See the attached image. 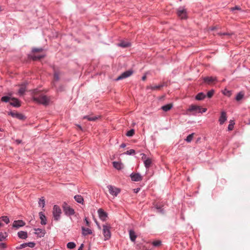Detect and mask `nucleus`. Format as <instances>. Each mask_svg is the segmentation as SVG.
Segmentation results:
<instances>
[{"mask_svg": "<svg viewBox=\"0 0 250 250\" xmlns=\"http://www.w3.org/2000/svg\"><path fill=\"white\" fill-rule=\"evenodd\" d=\"M33 99L34 102L44 105H48L49 103V99L46 95L42 94L39 96H34Z\"/></svg>", "mask_w": 250, "mask_h": 250, "instance_id": "1", "label": "nucleus"}, {"mask_svg": "<svg viewBox=\"0 0 250 250\" xmlns=\"http://www.w3.org/2000/svg\"><path fill=\"white\" fill-rule=\"evenodd\" d=\"M53 215L54 220L58 221L60 219L62 210L58 205H54L53 208Z\"/></svg>", "mask_w": 250, "mask_h": 250, "instance_id": "2", "label": "nucleus"}, {"mask_svg": "<svg viewBox=\"0 0 250 250\" xmlns=\"http://www.w3.org/2000/svg\"><path fill=\"white\" fill-rule=\"evenodd\" d=\"M62 208L66 215L71 216L74 215L75 213L74 209L68 206L66 202L62 204Z\"/></svg>", "mask_w": 250, "mask_h": 250, "instance_id": "3", "label": "nucleus"}, {"mask_svg": "<svg viewBox=\"0 0 250 250\" xmlns=\"http://www.w3.org/2000/svg\"><path fill=\"white\" fill-rule=\"evenodd\" d=\"M188 111L190 112H194L195 113H204L207 111V108H202L200 106L192 104L191 105L188 109Z\"/></svg>", "mask_w": 250, "mask_h": 250, "instance_id": "4", "label": "nucleus"}, {"mask_svg": "<svg viewBox=\"0 0 250 250\" xmlns=\"http://www.w3.org/2000/svg\"><path fill=\"white\" fill-rule=\"evenodd\" d=\"M110 227L108 225H103V234L104 237V240H107L111 237Z\"/></svg>", "mask_w": 250, "mask_h": 250, "instance_id": "5", "label": "nucleus"}, {"mask_svg": "<svg viewBox=\"0 0 250 250\" xmlns=\"http://www.w3.org/2000/svg\"><path fill=\"white\" fill-rule=\"evenodd\" d=\"M177 14L182 20L187 19L188 18L187 10L184 7H179L177 10Z\"/></svg>", "mask_w": 250, "mask_h": 250, "instance_id": "6", "label": "nucleus"}, {"mask_svg": "<svg viewBox=\"0 0 250 250\" xmlns=\"http://www.w3.org/2000/svg\"><path fill=\"white\" fill-rule=\"evenodd\" d=\"M107 188L108 189L109 193L113 196H117L121 191L120 188L111 185L108 186Z\"/></svg>", "mask_w": 250, "mask_h": 250, "instance_id": "7", "label": "nucleus"}, {"mask_svg": "<svg viewBox=\"0 0 250 250\" xmlns=\"http://www.w3.org/2000/svg\"><path fill=\"white\" fill-rule=\"evenodd\" d=\"M133 71L131 69L127 70L123 73H122L120 76H119L116 79L115 81H118L120 80H122L123 79L127 78L133 74Z\"/></svg>", "mask_w": 250, "mask_h": 250, "instance_id": "8", "label": "nucleus"}, {"mask_svg": "<svg viewBox=\"0 0 250 250\" xmlns=\"http://www.w3.org/2000/svg\"><path fill=\"white\" fill-rule=\"evenodd\" d=\"M8 115H11L13 118H17L20 120H24L26 119V117L21 113L10 111L8 113Z\"/></svg>", "mask_w": 250, "mask_h": 250, "instance_id": "9", "label": "nucleus"}, {"mask_svg": "<svg viewBox=\"0 0 250 250\" xmlns=\"http://www.w3.org/2000/svg\"><path fill=\"white\" fill-rule=\"evenodd\" d=\"M132 181L134 182H139L142 180V176L139 173H132L130 175Z\"/></svg>", "mask_w": 250, "mask_h": 250, "instance_id": "10", "label": "nucleus"}, {"mask_svg": "<svg viewBox=\"0 0 250 250\" xmlns=\"http://www.w3.org/2000/svg\"><path fill=\"white\" fill-rule=\"evenodd\" d=\"M98 213L100 219L102 221H104L106 220L107 218V213L105 211H104L102 208H99L98 210Z\"/></svg>", "mask_w": 250, "mask_h": 250, "instance_id": "11", "label": "nucleus"}, {"mask_svg": "<svg viewBox=\"0 0 250 250\" xmlns=\"http://www.w3.org/2000/svg\"><path fill=\"white\" fill-rule=\"evenodd\" d=\"M25 223L22 220H15L14 221L12 227L16 229H19L20 227L25 226Z\"/></svg>", "mask_w": 250, "mask_h": 250, "instance_id": "12", "label": "nucleus"}, {"mask_svg": "<svg viewBox=\"0 0 250 250\" xmlns=\"http://www.w3.org/2000/svg\"><path fill=\"white\" fill-rule=\"evenodd\" d=\"M11 100L12 102L10 103V104L11 105L15 107H19L21 106V102L18 99L16 98H12Z\"/></svg>", "mask_w": 250, "mask_h": 250, "instance_id": "13", "label": "nucleus"}, {"mask_svg": "<svg viewBox=\"0 0 250 250\" xmlns=\"http://www.w3.org/2000/svg\"><path fill=\"white\" fill-rule=\"evenodd\" d=\"M227 114L225 111H222L221 115L219 119V122L220 125H223L227 120Z\"/></svg>", "mask_w": 250, "mask_h": 250, "instance_id": "14", "label": "nucleus"}, {"mask_svg": "<svg viewBox=\"0 0 250 250\" xmlns=\"http://www.w3.org/2000/svg\"><path fill=\"white\" fill-rule=\"evenodd\" d=\"M40 218L41 220V224L42 225H45L47 223V220L45 215L42 212H40L39 213Z\"/></svg>", "mask_w": 250, "mask_h": 250, "instance_id": "15", "label": "nucleus"}, {"mask_svg": "<svg viewBox=\"0 0 250 250\" xmlns=\"http://www.w3.org/2000/svg\"><path fill=\"white\" fill-rule=\"evenodd\" d=\"M35 230V234H37L40 237H42L44 236L45 233V230L41 229H34Z\"/></svg>", "mask_w": 250, "mask_h": 250, "instance_id": "16", "label": "nucleus"}, {"mask_svg": "<svg viewBox=\"0 0 250 250\" xmlns=\"http://www.w3.org/2000/svg\"><path fill=\"white\" fill-rule=\"evenodd\" d=\"M131 43L127 41H122L117 45L122 48H126L131 46Z\"/></svg>", "mask_w": 250, "mask_h": 250, "instance_id": "17", "label": "nucleus"}, {"mask_svg": "<svg viewBox=\"0 0 250 250\" xmlns=\"http://www.w3.org/2000/svg\"><path fill=\"white\" fill-rule=\"evenodd\" d=\"M82 234L83 236H86L92 234V231L89 228H86L84 227H82Z\"/></svg>", "mask_w": 250, "mask_h": 250, "instance_id": "18", "label": "nucleus"}, {"mask_svg": "<svg viewBox=\"0 0 250 250\" xmlns=\"http://www.w3.org/2000/svg\"><path fill=\"white\" fill-rule=\"evenodd\" d=\"M45 57V55H29L28 58L30 59H32L33 61L39 60L42 58H43Z\"/></svg>", "mask_w": 250, "mask_h": 250, "instance_id": "19", "label": "nucleus"}, {"mask_svg": "<svg viewBox=\"0 0 250 250\" xmlns=\"http://www.w3.org/2000/svg\"><path fill=\"white\" fill-rule=\"evenodd\" d=\"M100 118H101L100 116H90L86 115V116H84L83 118L84 119H87L89 121H95Z\"/></svg>", "mask_w": 250, "mask_h": 250, "instance_id": "20", "label": "nucleus"}, {"mask_svg": "<svg viewBox=\"0 0 250 250\" xmlns=\"http://www.w3.org/2000/svg\"><path fill=\"white\" fill-rule=\"evenodd\" d=\"M129 235L130 240L132 242H135L137 238V235H136L135 231L133 230L130 229L129 231Z\"/></svg>", "mask_w": 250, "mask_h": 250, "instance_id": "21", "label": "nucleus"}, {"mask_svg": "<svg viewBox=\"0 0 250 250\" xmlns=\"http://www.w3.org/2000/svg\"><path fill=\"white\" fill-rule=\"evenodd\" d=\"M18 236L21 239H25L27 238V233L26 231H20L18 232Z\"/></svg>", "mask_w": 250, "mask_h": 250, "instance_id": "22", "label": "nucleus"}, {"mask_svg": "<svg viewBox=\"0 0 250 250\" xmlns=\"http://www.w3.org/2000/svg\"><path fill=\"white\" fill-rule=\"evenodd\" d=\"M216 81V78L213 77H206L204 78V82L210 83Z\"/></svg>", "mask_w": 250, "mask_h": 250, "instance_id": "23", "label": "nucleus"}, {"mask_svg": "<svg viewBox=\"0 0 250 250\" xmlns=\"http://www.w3.org/2000/svg\"><path fill=\"white\" fill-rule=\"evenodd\" d=\"M152 164V161L150 159L147 158L144 161V165L146 169H148Z\"/></svg>", "mask_w": 250, "mask_h": 250, "instance_id": "24", "label": "nucleus"}, {"mask_svg": "<svg viewBox=\"0 0 250 250\" xmlns=\"http://www.w3.org/2000/svg\"><path fill=\"white\" fill-rule=\"evenodd\" d=\"M172 106H173L172 104H167L163 105V106H162L161 108L163 111L167 112V111H169L170 109H171L172 107Z\"/></svg>", "mask_w": 250, "mask_h": 250, "instance_id": "25", "label": "nucleus"}, {"mask_svg": "<svg viewBox=\"0 0 250 250\" xmlns=\"http://www.w3.org/2000/svg\"><path fill=\"white\" fill-rule=\"evenodd\" d=\"M74 199L77 203L80 204H83V198L82 196L80 195H76L74 196Z\"/></svg>", "mask_w": 250, "mask_h": 250, "instance_id": "26", "label": "nucleus"}, {"mask_svg": "<svg viewBox=\"0 0 250 250\" xmlns=\"http://www.w3.org/2000/svg\"><path fill=\"white\" fill-rule=\"evenodd\" d=\"M113 166L115 168L118 170L121 169L123 168L122 164L119 162H113Z\"/></svg>", "mask_w": 250, "mask_h": 250, "instance_id": "27", "label": "nucleus"}, {"mask_svg": "<svg viewBox=\"0 0 250 250\" xmlns=\"http://www.w3.org/2000/svg\"><path fill=\"white\" fill-rule=\"evenodd\" d=\"M206 95L203 92L199 93L195 97L197 100H202L205 99Z\"/></svg>", "mask_w": 250, "mask_h": 250, "instance_id": "28", "label": "nucleus"}, {"mask_svg": "<svg viewBox=\"0 0 250 250\" xmlns=\"http://www.w3.org/2000/svg\"><path fill=\"white\" fill-rule=\"evenodd\" d=\"M244 96V93L243 91H240L237 94L235 97V100L237 101H239L243 98Z\"/></svg>", "mask_w": 250, "mask_h": 250, "instance_id": "29", "label": "nucleus"}, {"mask_svg": "<svg viewBox=\"0 0 250 250\" xmlns=\"http://www.w3.org/2000/svg\"><path fill=\"white\" fill-rule=\"evenodd\" d=\"M7 237V233L6 232H0V241H2Z\"/></svg>", "mask_w": 250, "mask_h": 250, "instance_id": "30", "label": "nucleus"}, {"mask_svg": "<svg viewBox=\"0 0 250 250\" xmlns=\"http://www.w3.org/2000/svg\"><path fill=\"white\" fill-rule=\"evenodd\" d=\"M164 85H165L164 83L160 84L158 85L151 86L150 88L152 90H156L160 89L161 88L164 86Z\"/></svg>", "mask_w": 250, "mask_h": 250, "instance_id": "31", "label": "nucleus"}, {"mask_svg": "<svg viewBox=\"0 0 250 250\" xmlns=\"http://www.w3.org/2000/svg\"><path fill=\"white\" fill-rule=\"evenodd\" d=\"M11 98H12L10 97L7 96H3L1 98V101L4 103H7L9 102L10 100H11Z\"/></svg>", "mask_w": 250, "mask_h": 250, "instance_id": "32", "label": "nucleus"}, {"mask_svg": "<svg viewBox=\"0 0 250 250\" xmlns=\"http://www.w3.org/2000/svg\"><path fill=\"white\" fill-rule=\"evenodd\" d=\"M76 244L74 242H70L67 244V248L69 249H72L75 248Z\"/></svg>", "mask_w": 250, "mask_h": 250, "instance_id": "33", "label": "nucleus"}, {"mask_svg": "<svg viewBox=\"0 0 250 250\" xmlns=\"http://www.w3.org/2000/svg\"><path fill=\"white\" fill-rule=\"evenodd\" d=\"M39 205L40 207H42V208H43L45 206V200L43 197H42L40 198L39 201Z\"/></svg>", "mask_w": 250, "mask_h": 250, "instance_id": "34", "label": "nucleus"}, {"mask_svg": "<svg viewBox=\"0 0 250 250\" xmlns=\"http://www.w3.org/2000/svg\"><path fill=\"white\" fill-rule=\"evenodd\" d=\"M0 219L5 222L6 224H8L10 222L9 219L7 216H2L0 217Z\"/></svg>", "mask_w": 250, "mask_h": 250, "instance_id": "35", "label": "nucleus"}, {"mask_svg": "<svg viewBox=\"0 0 250 250\" xmlns=\"http://www.w3.org/2000/svg\"><path fill=\"white\" fill-rule=\"evenodd\" d=\"M194 133H191V134H189V135H188L187 137V138L185 139V140L188 142V143H189L190 142L192 139H193V135H194Z\"/></svg>", "mask_w": 250, "mask_h": 250, "instance_id": "36", "label": "nucleus"}, {"mask_svg": "<svg viewBox=\"0 0 250 250\" xmlns=\"http://www.w3.org/2000/svg\"><path fill=\"white\" fill-rule=\"evenodd\" d=\"M135 133L134 129H130L129 131H128L126 133V135L128 137H131Z\"/></svg>", "mask_w": 250, "mask_h": 250, "instance_id": "37", "label": "nucleus"}, {"mask_svg": "<svg viewBox=\"0 0 250 250\" xmlns=\"http://www.w3.org/2000/svg\"><path fill=\"white\" fill-rule=\"evenodd\" d=\"M223 93L224 95L227 96L228 97H230L231 95V91L228 90L227 89H225L223 91Z\"/></svg>", "mask_w": 250, "mask_h": 250, "instance_id": "38", "label": "nucleus"}, {"mask_svg": "<svg viewBox=\"0 0 250 250\" xmlns=\"http://www.w3.org/2000/svg\"><path fill=\"white\" fill-rule=\"evenodd\" d=\"M135 151L134 149H131L127 150L125 152V154L129 155H134V154H135Z\"/></svg>", "mask_w": 250, "mask_h": 250, "instance_id": "39", "label": "nucleus"}, {"mask_svg": "<svg viewBox=\"0 0 250 250\" xmlns=\"http://www.w3.org/2000/svg\"><path fill=\"white\" fill-rule=\"evenodd\" d=\"M43 50L42 48H33L32 49V53L40 52Z\"/></svg>", "mask_w": 250, "mask_h": 250, "instance_id": "40", "label": "nucleus"}, {"mask_svg": "<svg viewBox=\"0 0 250 250\" xmlns=\"http://www.w3.org/2000/svg\"><path fill=\"white\" fill-rule=\"evenodd\" d=\"M234 122L233 121H230L228 125V128L229 130H232L233 128Z\"/></svg>", "mask_w": 250, "mask_h": 250, "instance_id": "41", "label": "nucleus"}, {"mask_svg": "<svg viewBox=\"0 0 250 250\" xmlns=\"http://www.w3.org/2000/svg\"><path fill=\"white\" fill-rule=\"evenodd\" d=\"M214 93V90L213 89H211L209 91H208V92H207V96L208 98H210L212 97L213 94Z\"/></svg>", "mask_w": 250, "mask_h": 250, "instance_id": "42", "label": "nucleus"}, {"mask_svg": "<svg viewBox=\"0 0 250 250\" xmlns=\"http://www.w3.org/2000/svg\"><path fill=\"white\" fill-rule=\"evenodd\" d=\"M161 241L160 240H157L152 242V245L154 247H159L161 245Z\"/></svg>", "mask_w": 250, "mask_h": 250, "instance_id": "43", "label": "nucleus"}, {"mask_svg": "<svg viewBox=\"0 0 250 250\" xmlns=\"http://www.w3.org/2000/svg\"><path fill=\"white\" fill-rule=\"evenodd\" d=\"M27 247L26 243H22L16 247L17 249L20 250Z\"/></svg>", "mask_w": 250, "mask_h": 250, "instance_id": "44", "label": "nucleus"}, {"mask_svg": "<svg viewBox=\"0 0 250 250\" xmlns=\"http://www.w3.org/2000/svg\"><path fill=\"white\" fill-rule=\"evenodd\" d=\"M54 79L56 81H58L60 79L59 74L57 72H55L54 74Z\"/></svg>", "mask_w": 250, "mask_h": 250, "instance_id": "45", "label": "nucleus"}, {"mask_svg": "<svg viewBox=\"0 0 250 250\" xmlns=\"http://www.w3.org/2000/svg\"><path fill=\"white\" fill-rule=\"evenodd\" d=\"M25 92V87H21L19 90V93L20 94V95H22L24 93V92Z\"/></svg>", "mask_w": 250, "mask_h": 250, "instance_id": "46", "label": "nucleus"}, {"mask_svg": "<svg viewBox=\"0 0 250 250\" xmlns=\"http://www.w3.org/2000/svg\"><path fill=\"white\" fill-rule=\"evenodd\" d=\"M27 247H29L30 248H34L35 246V243L33 242L26 243Z\"/></svg>", "mask_w": 250, "mask_h": 250, "instance_id": "47", "label": "nucleus"}, {"mask_svg": "<svg viewBox=\"0 0 250 250\" xmlns=\"http://www.w3.org/2000/svg\"><path fill=\"white\" fill-rule=\"evenodd\" d=\"M230 10L232 11H234L235 10H241V8L239 6H235L234 7H231L230 8Z\"/></svg>", "mask_w": 250, "mask_h": 250, "instance_id": "48", "label": "nucleus"}, {"mask_svg": "<svg viewBox=\"0 0 250 250\" xmlns=\"http://www.w3.org/2000/svg\"><path fill=\"white\" fill-rule=\"evenodd\" d=\"M84 221L85 223V224H86V226H87V227H89L90 226V222L88 221V219L87 218V217H85L84 219Z\"/></svg>", "mask_w": 250, "mask_h": 250, "instance_id": "49", "label": "nucleus"}, {"mask_svg": "<svg viewBox=\"0 0 250 250\" xmlns=\"http://www.w3.org/2000/svg\"><path fill=\"white\" fill-rule=\"evenodd\" d=\"M64 90V87L62 85H61L60 87L57 88V91L62 92Z\"/></svg>", "mask_w": 250, "mask_h": 250, "instance_id": "50", "label": "nucleus"}, {"mask_svg": "<svg viewBox=\"0 0 250 250\" xmlns=\"http://www.w3.org/2000/svg\"><path fill=\"white\" fill-rule=\"evenodd\" d=\"M0 248L2 249H5L6 248V245L5 243H0Z\"/></svg>", "mask_w": 250, "mask_h": 250, "instance_id": "51", "label": "nucleus"}, {"mask_svg": "<svg viewBox=\"0 0 250 250\" xmlns=\"http://www.w3.org/2000/svg\"><path fill=\"white\" fill-rule=\"evenodd\" d=\"M156 208L158 210V211L160 212H163V209L161 207L157 206Z\"/></svg>", "mask_w": 250, "mask_h": 250, "instance_id": "52", "label": "nucleus"}, {"mask_svg": "<svg viewBox=\"0 0 250 250\" xmlns=\"http://www.w3.org/2000/svg\"><path fill=\"white\" fill-rule=\"evenodd\" d=\"M15 142L17 143V144L19 145V144L21 143L22 141L21 140L17 139V140H16Z\"/></svg>", "mask_w": 250, "mask_h": 250, "instance_id": "53", "label": "nucleus"}, {"mask_svg": "<svg viewBox=\"0 0 250 250\" xmlns=\"http://www.w3.org/2000/svg\"><path fill=\"white\" fill-rule=\"evenodd\" d=\"M142 155H143V156H142V159L143 160H144L145 161L146 159H147V158H146V155H145V154H144V153L142 154Z\"/></svg>", "mask_w": 250, "mask_h": 250, "instance_id": "54", "label": "nucleus"}, {"mask_svg": "<svg viewBox=\"0 0 250 250\" xmlns=\"http://www.w3.org/2000/svg\"><path fill=\"white\" fill-rule=\"evenodd\" d=\"M220 35H229V34L226 32L219 33Z\"/></svg>", "mask_w": 250, "mask_h": 250, "instance_id": "55", "label": "nucleus"}, {"mask_svg": "<svg viewBox=\"0 0 250 250\" xmlns=\"http://www.w3.org/2000/svg\"><path fill=\"white\" fill-rule=\"evenodd\" d=\"M125 146H126V144L125 143H122L120 146V147H121V148H124Z\"/></svg>", "mask_w": 250, "mask_h": 250, "instance_id": "56", "label": "nucleus"}, {"mask_svg": "<svg viewBox=\"0 0 250 250\" xmlns=\"http://www.w3.org/2000/svg\"><path fill=\"white\" fill-rule=\"evenodd\" d=\"M83 244H82L80 246V247L79 248L78 250H83Z\"/></svg>", "mask_w": 250, "mask_h": 250, "instance_id": "57", "label": "nucleus"}, {"mask_svg": "<svg viewBox=\"0 0 250 250\" xmlns=\"http://www.w3.org/2000/svg\"><path fill=\"white\" fill-rule=\"evenodd\" d=\"M146 76H143L142 77V80L143 81H145V80H146Z\"/></svg>", "mask_w": 250, "mask_h": 250, "instance_id": "58", "label": "nucleus"}, {"mask_svg": "<svg viewBox=\"0 0 250 250\" xmlns=\"http://www.w3.org/2000/svg\"><path fill=\"white\" fill-rule=\"evenodd\" d=\"M134 190H135L134 192L137 193L140 190V188H138L135 189Z\"/></svg>", "mask_w": 250, "mask_h": 250, "instance_id": "59", "label": "nucleus"}, {"mask_svg": "<svg viewBox=\"0 0 250 250\" xmlns=\"http://www.w3.org/2000/svg\"><path fill=\"white\" fill-rule=\"evenodd\" d=\"M52 86L54 87H56L55 83L54 82L52 83Z\"/></svg>", "mask_w": 250, "mask_h": 250, "instance_id": "60", "label": "nucleus"}, {"mask_svg": "<svg viewBox=\"0 0 250 250\" xmlns=\"http://www.w3.org/2000/svg\"><path fill=\"white\" fill-rule=\"evenodd\" d=\"M4 130L1 128H0V131H3Z\"/></svg>", "mask_w": 250, "mask_h": 250, "instance_id": "61", "label": "nucleus"}, {"mask_svg": "<svg viewBox=\"0 0 250 250\" xmlns=\"http://www.w3.org/2000/svg\"><path fill=\"white\" fill-rule=\"evenodd\" d=\"M78 127H79L81 129H82V127H81V125H78Z\"/></svg>", "mask_w": 250, "mask_h": 250, "instance_id": "62", "label": "nucleus"}, {"mask_svg": "<svg viewBox=\"0 0 250 250\" xmlns=\"http://www.w3.org/2000/svg\"><path fill=\"white\" fill-rule=\"evenodd\" d=\"M2 226V224L1 222H0V227H1Z\"/></svg>", "mask_w": 250, "mask_h": 250, "instance_id": "63", "label": "nucleus"}, {"mask_svg": "<svg viewBox=\"0 0 250 250\" xmlns=\"http://www.w3.org/2000/svg\"><path fill=\"white\" fill-rule=\"evenodd\" d=\"M2 11V9H1V6H0V11Z\"/></svg>", "mask_w": 250, "mask_h": 250, "instance_id": "64", "label": "nucleus"}]
</instances>
